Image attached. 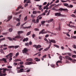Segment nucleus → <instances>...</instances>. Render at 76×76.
<instances>
[{
  "label": "nucleus",
  "instance_id": "obj_1",
  "mask_svg": "<svg viewBox=\"0 0 76 76\" xmlns=\"http://www.w3.org/2000/svg\"><path fill=\"white\" fill-rule=\"evenodd\" d=\"M58 11H60L61 12H62V11H64V12H67L68 11V10L67 9H64L61 8H60L59 9L57 10Z\"/></svg>",
  "mask_w": 76,
  "mask_h": 76
},
{
  "label": "nucleus",
  "instance_id": "obj_2",
  "mask_svg": "<svg viewBox=\"0 0 76 76\" xmlns=\"http://www.w3.org/2000/svg\"><path fill=\"white\" fill-rule=\"evenodd\" d=\"M55 16H62L63 17L64 16V15L61 14L59 12H56L55 13Z\"/></svg>",
  "mask_w": 76,
  "mask_h": 76
},
{
  "label": "nucleus",
  "instance_id": "obj_3",
  "mask_svg": "<svg viewBox=\"0 0 76 76\" xmlns=\"http://www.w3.org/2000/svg\"><path fill=\"white\" fill-rule=\"evenodd\" d=\"M2 70H3L2 68H0V76H6V75H7V74L5 73L3 74V73H2V71H1Z\"/></svg>",
  "mask_w": 76,
  "mask_h": 76
},
{
  "label": "nucleus",
  "instance_id": "obj_4",
  "mask_svg": "<svg viewBox=\"0 0 76 76\" xmlns=\"http://www.w3.org/2000/svg\"><path fill=\"white\" fill-rule=\"evenodd\" d=\"M12 56H13V53H10L8 55L6 56V58H8L9 57L10 58H12Z\"/></svg>",
  "mask_w": 76,
  "mask_h": 76
},
{
  "label": "nucleus",
  "instance_id": "obj_5",
  "mask_svg": "<svg viewBox=\"0 0 76 76\" xmlns=\"http://www.w3.org/2000/svg\"><path fill=\"white\" fill-rule=\"evenodd\" d=\"M45 29H43L41 31H40L39 34L40 35V34H44L46 33H47V32L46 31H45Z\"/></svg>",
  "mask_w": 76,
  "mask_h": 76
},
{
  "label": "nucleus",
  "instance_id": "obj_6",
  "mask_svg": "<svg viewBox=\"0 0 76 76\" xmlns=\"http://www.w3.org/2000/svg\"><path fill=\"white\" fill-rule=\"evenodd\" d=\"M22 52L23 53H26V54H27V52H28V49H27V48H24V49L22 50Z\"/></svg>",
  "mask_w": 76,
  "mask_h": 76
},
{
  "label": "nucleus",
  "instance_id": "obj_7",
  "mask_svg": "<svg viewBox=\"0 0 76 76\" xmlns=\"http://www.w3.org/2000/svg\"><path fill=\"white\" fill-rule=\"evenodd\" d=\"M34 64V63H33V62H32V61L27 62H26L25 63V65H30V64Z\"/></svg>",
  "mask_w": 76,
  "mask_h": 76
},
{
  "label": "nucleus",
  "instance_id": "obj_8",
  "mask_svg": "<svg viewBox=\"0 0 76 76\" xmlns=\"http://www.w3.org/2000/svg\"><path fill=\"white\" fill-rule=\"evenodd\" d=\"M7 60V58H2V59H1L0 60V61H4L5 63H7V61L6 60Z\"/></svg>",
  "mask_w": 76,
  "mask_h": 76
},
{
  "label": "nucleus",
  "instance_id": "obj_9",
  "mask_svg": "<svg viewBox=\"0 0 76 76\" xmlns=\"http://www.w3.org/2000/svg\"><path fill=\"white\" fill-rule=\"evenodd\" d=\"M65 58H66V59H68V60H69L70 61H72V59L71 58V57H70L69 56H65Z\"/></svg>",
  "mask_w": 76,
  "mask_h": 76
},
{
  "label": "nucleus",
  "instance_id": "obj_10",
  "mask_svg": "<svg viewBox=\"0 0 76 76\" xmlns=\"http://www.w3.org/2000/svg\"><path fill=\"white\" fill-rule=\"evenodd\" d=\"M12 16H9L8 17V20H7V22H9L10 19H12Z\"/></svg>",
  "mask_w": 76,
  "mask_h": 76
},
{
  "label": "nucleus",
  "instance_id": "obj_11",
  "mask_svg": "<svg viewBox=\"0 0 76 76\" xmlns=\"http://www.w3.org/2000/svg\"><path fill=\"white\" fill-rule=\"evenodd\" d=\"M23 72V68L20 69V70L18 72V73H21Z\"/></svg>",
  "mask_w": 76,
  "mask_h": 76
},
{
  "label": "nucleus",
  "instance_id": "obj_12",
  "mask_svg": "<svg viewBox=\"0 0 76 76\" xmlns=\"http://www.w3.org/2000/svg\"><path fill=\"white\" fill-rule=\"evenodd\" d=\"M26 61H33V59L31 58H28L26 59Z\"/></svg>",
  "mask_w": 76,
  "mask_h": 76
},
{
  "label": "nucleus",
  "instance_id": "obj_13",
  "mask_svg": "<svg viewBox=\"0 0 76 76\" xmlns=\"http://www.w3.org/2000/svg\"><path fill=\"white\" fill-rule=\"evenodd\" d=\"M28 38L27 37L26 38H24L23 40V42H25V41L27 42V41H28Z\"/></svg>",
  "mask_w": 76,
  "mask_h": 76
},
{
  "label": "nucleus",
  "instance_id": "obj_14",
  "mask_svg": "<svg viewBox=\"0 0 76 76\" xmlns=\"http://www.w3.org/2000/svg\"><path fill=\"white\" fill-rule=\"evenodd\" d=\"M34 60H36V61H40V59H38L37 58H36L34 59Z\"/></svg>",
  "mask_w": 76,
  "mask_h": 76
},
{
  "label": "nucleus",
  "instance_id": "obj_15",
  "mask_svg": "<svg viewBox=\"0 0 76 76\" xmlns=\"http://www.w3.org/2000/svg\"><path fill=\"white\" fill-rule=\"evenodd\" d=\"M23 7H22V6H20L19 7L17 8V10H18L19 9H23Z\"/></svg>",
  "mask_w": 76,
  "mask_h": 76
},
{
  "label": "nucleus",
  "instance_id": "obj_16",
  "mask_svg": "<svg viewBox=\"0 0 76 76\" xmlns=\"http://www.w3.org/2000/svg\"><path fill=\"white\" fill-rule=\"evenodd\" d=\"M20 38H21V37L19 35H17L15 37V38H17L18 39H19Z\"/></svg>",
  "mask_w": 76,
  "mask_h": 76
},
{
  "label": "nucleus",
  "instance_id": "obj_17",
  "mask_svg": "<svg viewBox=\"0 0 76 76\" xmlns=\"http://www.w3.org/2000/svg\"><path fill=\"white\" fill-rule=\"evenodd\" d=\"M53 19H51L50 20H49L48 21V23H50V22H51L52 21H53Z\"/></svg>",
  "mask_w": 76,
  "mask_h": 76
},
{
  "label": "nucleus",
  "instance_id": "obj_18",
  "mask_svg": "<svg viewBox=\"0 0 76 76\" xmlns=\"http://www.w3.org/2000/svg\"><path fill=\"white\" fill-rule=\"evenodd\" d=\"M33 47H34V48H37V49H38L37 45H33Z\"/></svg>",
  "mask_w": 76,
  "mask_h": 76
},
{
  "label": "nucleus",
  "instance_id": "obj_19",
  "mask_svg": "<svg viewBox=\"0 0 76 76\" xmlns=\"http://www.w3.org/2000/svg\"><path fill=\"white\" fill-rule=\"evenodd\" d=\"M51 42H53V43H56V41L54 39H52L50 40Z\"/></svg>",
  "mask_w": 76,
  "mask_h": 76
},
{
  "label": "nucleus",
  "instance_id": "obj_20",
  "mask_svg": "<svg viewBox=\"0 0 76 76\" xmlns=\"http://www.w3.org/2000/svg\"><path fill=\"white\" fill-rule=\"evenodd\" d=\"M2 70H3V73H4L6 72V69H2Z\"/></svg>",
  "mask_w": 76,
  "mask_h": 76
},
{
  "label": "nucleus",
  "instance_id": "obj_21",
  "mask_svg": "<svg viewBox=\"0 0 76 76\" xmlns=\"http://www.w3.org/2000/svg\"><path fill=\"white\" fill-rule=\"evenodd\" d=\"M73 7V6L72 5L70 4L68 5V7H69V8H72Z\"/></svg>",
  "mask_w": 76,
  "mask_h": 76
},
{
  "label": "nucleus",
  "instance_id": "obj_22",
  "mask_svg": "<svg viewBox=\"0 0 76 76\" xmlns=\"http://www.w3.org/2000/svg\"><path fill=\"white\" fill-rule=\"evenodd\" d=\"M27 17L28 16H26L25 17L24 19V21H26L27 20V19H28Z\"/></svg>",
  "mask_w": 76,
  "mask_h": 76
},
{
  "label": "nucleus",
  "instance_id": "obj_23",
  "mask_svg": "<svg viewBox=\"0 0 76 76\" xmlns=\"http://www.w3.org/2000/svg\"><path fill=\"white\" fill-rule=\"evenodd\" d=\"M64 6H66V7H68V6H69V4L65 3L64 4Z\"/></svg>",
  "mask_w": 76,
  "mask_h": 76
},
{
  "label": "nucleus",
  "instance_id": "obj_24",
  "mask_svg": "<svg viewBox=\"0 0 76 76\" xmlns=\"http://www.w3.org/2000/svg\"><path fill=\"white\" fill-rule=\"evenodd\" d=\"M48 42L49 43H50L49 46V47H48V48H49L50 49V47H51V44H52V43H51V42Z\"/></svg>",
  "mask_w": 76,
  "mask_h": 76
},
{
  "label": "nucleus",
  "instance_id": "obj_25",
  "mask_svg": "<svg viewBox=\"0 0 76 76\" xmlns=\"http://www.w3.org/2000/svg\"><path fill=\"white\" fill-rule=\"evenodd\" d=\"M41 23H42L41 25H43L44 24V23H45V21H41Z\"/></svg>",
  "mask_w": 76,
  "mask_h": 76
},
{
  "label": "nucleus",
  "instance_id": "obj_26",
  "mask_svg": "<svg viewBox=\"0 0 76 76\" xmlns=\"http://www.w3.org/2000/svg\"><path fill=\"white\" fill-rule=\"evenodd\" d=\"M7 39L10 40V41H13V39L11 37H8L7 38Z\"/></svg>",
  "mask_w": 76,
  "mask_h": 76
},
{
  "label": "nucleus",
  "instance_id": "obj_27",
  "mask_svg": "<svg viewBox=\"0 0 76 76\" xmlns=\"http://www.w3.org/2000/svg\"><path fill=\"white\" fill-rule=\"evenodd\" d=\"M23 32L22 31H19L18 32V33L19 34H22L23 33Z\"/></svg>",
  "mask_w": 76,
  "mask_h": 76
},
{
  "label": "nucleus",
  "instance_id": "obj_28",
  "mask_svg": "<svg viewBox=\"0 0 76 76\" xmlns=\"http://www.w3.org/2000/svg\"><path fill=\"white\" fill-rule=\"evenodd\" d=\"M34 31H39V29L38 28H35L34 29Z\"/></svg>",
  "mask_w": 76,
  "mask_h": 76
},
{
  "label": "nucleus",
  "instance_id": "obj_29",
  "mask_svg": "<svg viewBox=\"0 0 76 76\" xmlns=\"http://www.w3.org/2000/svg\"><path fill=\"white\" fill-rule=\"evenodd\" d=\"M9 48H15V46H10L8 47Z\"/></svg>",
  "mask_w": 76,
  "mask_h": 76
},
{
  "label": "nucleus",
  "instance_id": "obj_30",
  "mask_svg": "<svg viewBox=\"0 0 76 76\" xmlns=\"http://www.w3.org/2000/svg\"><path fill=\"white\" fill-rule=\"evenodd\" d=\"M0 52L1 53H2L3 54H4V52H3V49H1L0 50Z\"/></svg>",
  "mask_w": 76,
  "mask_h": 76
},
{
  "label": "nucleus",
  "instance_id": "obj_31",
  "mask_svg": "<svg viewBox=\"0 0 76 76\" xmlns=\"http://www.w3.org/2000/svg\"><path fill=\"white\" fill-rule=\"evenodd\" d=\"M31 31L28 32L26 34V36H28V35H29L31 34Z\"/></svg>",
  "mask_w": 76,
  "mask_h": 76
},
{
  "label": "nucleus",
  "instance_id": "obj_32",
  "mask_svg": "<svg viewBox=\"0 0 76 76\" xmlns=\"http://www.w3.org/2000/svg\"><path fill=\"white\" fill-rule=\"evenodd\" d=\"M50 66L52 67H53V68H55V65L53 64L50 65Z\"/></svg>",
  "mask_w": 76,
  "mask_h": 76
},
{
  "label": "nucleus",
  "instance_id": "obj_33",
  "mask_svg": "<svg viewBox=\"0 0 76 76\" xmlns=\"http://www.w3.org/2000/svg\"><path fill=\"white\" fill-rule=\"evenodd\" d=\"M71 16L73 17V18H76V15L74 14H72L71 15Z\"/></svg>",
  "mask_w": 76,
  "mask_h": 76
},
{
  "label": "nucleus",
  "instance_id": "obj_34",
  "mask_svg": "<svg viewBox=\"0 0 76 76\" xmlns=\"http://www.w3.org/2000/svg\"><path fill=\"white\" fill-rule=\"evenodd\" d=\"M32 21L33 23H36V20H35V19H33L32 20Z\"/></svg>",
  "mask_w": 76,
  "mask_h": 76
},
{
  "label": "nucleus",
  "instance_id": "obj_35",
  "mask_svg": "<svg viewBox=\"0 0 76 76\" xmlns=\"http://www.w3.org/2000/svg\"><path fill=\"white\" fill-rule=\"evenodd\" d=\"M68 26H69V27H71V26H72V27H73L74 28L75 27V26H72V25H70V23H69Z\"/></svg>",
  "mask_w": 76,
  "mask_h": 76
},
{
  "label": "nucleus",
  "instance_id": "obj_36",
  "mask_svg": "<svg viewBox=\"0 0 76 76\" xmlns=\"http://www.w3.org/2000/svg\"><path fill=\"white\" fill-rule=\"evenodd\" d=\"M13 31V29L12 28H10L9 29V31L11 32H12Z\"/></svg>",
  "mask_w": 76,
  "mask_h": 76
},
{
  "label": "nucleus",
  "instance_id": "obj_37",
  "mask_svg": "<svg viewBox=\"0 0 76 76\" xmlns=\"http://www.w3.org/2000/svg\"><path fill=\"white\" fill-rule=\"evenodd\" d=\"M53 45L55 47H57V48H59V46L58 45Z\"/></svg>",
  "mask_w": 76,
  "mask_h": 76
},
{
  "label": "nucleus",
  "instance_id": "obj_38",
  "mask_svg": "<svg viewBox=\"0 0 76 76\" xmlns=\"http://www.w3.org/2000/svg\"><path fill=\"white\" fill-rule=\"evenodd\" d=\"M41 47V45H37V48H39Z\"/></svg>",
  "mask_w": 76,
  "mask_h": 76
},
{
  "label": "nucleus",
  "instance_id": "obj_39",
  "mask_svg": "<svg viewBox=\"0 0 76 76\" xmlns=\"http://www.w3.org/2000/svg\"><path fill=\"white\" fill-rule=\"evenodd\" d=\"M16 61H21V60L19 59H18L15 60Z\"/></svg>",
  "mask_w": 76,
  "mask_h": 76
},
{
  "label": "nucleus",
  "instance_id": "obj_40",
  "mask_svg": "<svg viewBox=\"0 0 76 76\" xmlns=\"http://www.w3.org/2000/svg\"><path fill=\"white\" fill-rule=\"evenodd\" d=\"M20 25V23H18L16 25V26H19Z\"/></svg>",
  "mask_w": 76,
  "mask_h": 76
},
{
  "label": "nucleus",
  "instance_id": "obj_41",
  "mask_svg": "<svg viewBox=\"0 0 76 76\" xmlns=\"http://www.w3.org/2000/svg\"><path fill=\"white\" fill-rule=\"evenodd\" d=\"M37 12L36 11H34L33 12V14H37Z\"/></svg>",
  "mask_w": 76,
  "mask_h": 76
},
{
  "label": "nucleus",
  "instance_id": "obj_42",
  "mask_svg": "<svg viewBox=\"0 0 76 76\" xmlns=\"http://www.w3.org/2000/svg\"><path fill=\"white\" fill-rule=\"evenodd\" d=\"M19 45H16L15 46V49H16V48H19Z\"/></svg>",
  "mask_w": 76,
  "mask_h": 76
},
{
  "label": "nucleus",
  "instance_id": "obj_43",
  "mask_svg": "<svg viewBox=\"0 0 76 76\" xmlns=\"http://www.w3.org/2000/svg\"><path fill=\"white\" fill-rule=\"evenodd\" d=\"M25 45L26 46H29V43H26L25 44Z\"/></svg>",
  "mask_w": 76,
  "mask_h": 76
},
{
  "label": "nucleus",
  "instance_id": "obj_44",
  "mask_svg": "<svg viewBox=\"0 0 76 76\" xmlns=\"http://www.w3.org/2000/svg\"><path fill=\"white\" fill-rule=\"evenodd\" d=\"M20 13V12H16L15 13V15H18V14H19V13Z\"/></svg>",
  "mask_w": 76,
  "mask_h": 76
},
{
  "label": "nucleus",
  "instance_id": "obj_45",
  "mask_svg": "<svg viewBox=\"0 0 76 76\" xmlns=\"http://www.w3.org/2000/svg\"><path fill=\"white\" fill-rule=\"evenodd\" d=\"M72 47H73V48H75V49H76V46L75 45H72Z\"/></svg>",
  "mask_w": 76,
  "mask_h": 76
},
{
  "label": "nucleus",
  "instance_id": "obj_46",
  "mask_svg": "<svg viewBox=\"0 0 76 76\" xmlns=\"http://www.w3.org/2000/svg\"><path fill=\"white\" fill-rule=\"evenodd\" d=\"M59 58L61 61H62V60H63V59L62 58V57H61V56L59 57Z\"/></svg>",
  "mask_w": 76,
  "mask_h": 76
},
{
  "label": "nucleus",
  "instance_id": "obj_47",
  "mask_svg": "<svg viewBox=\"0 0 76 76\" xmlns=\"http://www.w3.org/2000/svg\"><path fill=\"white\" fill-rule=\"evenodd\" d=\"M72 57L73 58H76V55H73L72 56Z\"/></svg>",
  "mask_w": 76,
  "mask_h": 76
},
{
  "label": "nucleus",
  "instance_id": "obj_48",
  "mask_svg": "<svg viewBox=\"0 0 76 76\" xmlns=\"http://www.w3.org/2000/svg\"><path fill=\"white\" fill-rule=\"evenodd\" d=\"M37 6H38L39 8H41L42 7V5H37Z\"/></svg>",
  "mask_w": 76,
  "mask_h": 76
},
{
  "label": "nucleus",
  "instance_id": "obj_49",
  "mask_svg": "<svg viewBox=\"0 0 76 76\" xmlns=\"http://www.w3.org/2000/svg\"><path fill=\"white\" fill-rule=\"evenodd\" d=\"M57 63H62V61H58Z\"/></svg>",
  "mask_w": 76,
  "mask_h": 76
},
{
  "label": "nucleus",
  "instance_id": "obj_50",
  "mask_svg": "<svg viewBox=\"0 0 76 76\" xmlns=\"http://www.w3.org/2000/svg\"><path fill=\"white\" fill-rule=\"evenodd\" d=\"M44 39L45 41H46V42H48V40L47 39V38H44Z\"/></svg>",
  "mask_w": 76,
  "mask_h": 76
},
{
  "label": "nucleus",
  "instance_id": "obj_51",
  "mask_svg": "<svg viewBox=\"0 0 76 76\" xmlns=\"http://www.w3.org/2000/svg\"><path fill=\"white\" fill-rule=\"evenodd\" d=\"M20 64L22 65V64H23V61H21L20 62Z\"/></svg>",
  "mask_w": 76,
  "mask_h": 76
},
{
  "label": "nucleus",
  "instance_id": "obj_52",
  "mask_svg": "<svg viewBox=\"0 0 76 76\" xmlns=\"http://www.w3.org/2000/svg\"><path fill=\"white\" fill-rule=\"evenodd\" d=\"M42 50H43V48H40V49H39V51H41Z\"/></svg>",
  "mask_w": 76,
  "mask_h": 76
},
{
  "label": "nucleus",
  "instance_id": "obj_53",
  "mask_svg": "<svg viewBox=\"0 0 76 76\" xmlns=\"http://www.w3.org/2000/svg\"><path fill=\"white\" fill-rule=\"evenodd\" d=\"M1 41H3V40H5V38H4L0 39Z\"/></svg>",
  "mask_w": 76,
  "mask_h": 76
},
{
  "label": "nucleus",
  "instance_id": "obj_54",
  "mask_svg": "<svg viewBox=\"0 0 76 76\" xmlns=\"http://www.w3.org/2000/svg\"><path fill=\"white\" fill-rule=\"evenodd\" d=\"M19 54V52H18L16 54H15V56H16V57H17V56H18Z\"/></svg>",
  "mask_w": 76,
  "mask_h": 76
},
{
  "label": "nucleus",
  "instance_id": "obj_55",
  "mask_svg": "<svg viewBox=\"0 0 76 76\" xmlns=\"http://www.w3.org/2000/svg\"><path fill=\"white\" fill-rule=\"evenodd\" d=\"M13 64L14 65V66H16V65H18V64L17 63H16L15 62L14 63H13Z\"/></svg>",
  "mask_w": 76,
  "mask_h": 76
},
{
  "label": "nucleus",
  "instance_id": "obj_56",
  "mask_svg": "<svg viewBox=\"0 0 76 76\" xmlns=\"http://www.w3.org/2000/svg\"><path fill=\"white\" fill-rule=\"evenodd\" d=\"M61 2L63 3H64L65 2H67V1H64V0H61Z\"/></svg>",
  "mask_w": 76,
  "mask_h": 76
},
{
  "label": "nucleus",
  "instance_id": "obj_57",
  "mask_svg": "<svg viewBox=\"0 0 76 76\" xmlns=\"http://www.w3.org/2000/svg\"><path fill=\"white\" fill-rule=\"evenodd\" d=\"M48 49H50L49 48H46L45 49V51H47V50H48Z\"/></svg>",
  "mask_w": 76,
  "mask_h": 76
},
{
  "label": "nucleus",
  "instance_id": "obj_58",
  "mask_svg": "<svg viewBox=\"0 0 76 76\" xmlns=\"http://www.w3.org/2000/svg\"><path fill=\"white\" fill-rule=\"evenodd\" d=\"M49 37V35H48V34H46L45 36V38H47V37Z\"/></svg>",
  "mask_w": 76,
  "mask_h": 76
},
{
  "label": "nucleus",
  "instance_id": "obj_59",
  "mask_svg": "<svg viewBox=\"0 0 76 76\" xmlns=\"http://www.w3.org/2000/svg\"><path fill=\"white\" fill-rule=\"evenodd\" d=\"M31 18H32L33 19H34V16L32 14L31 15Z\"/></svg>",
  "mask_w": 76,
  "mask_h": 76
},
{
  "label": "nucleus",
  "instance_id": "obj_60",
  "mask_svg": "<svg viewBox=\"0 0 76 76\" xmlns=\"http://www.w3.org/2000/svg\"><path fill=\"white\" fill-rule=\"evenodd\" d=\"M42 57L43 58H45V57H47V55H45L43 56Z\"/></svg>",
  "mask_w": 76,
  "mask_h": 76
},
{
  "label": "nucleus",
  "instance_id": "obj_61",
  "mask_svg": "<svg viewBox=\"0 0 76 76\" xmlns=\"http://www.w3.org/2000/svg\"><path fill=\"white\" fill-rule=\"evenodd\" d=\"M6 34H7V33H2V35H5Z\"/></svg>",
  "mask_w": 76,
  "mask_h": 76
},
{
  "label": "nucleus",
  "instance_id": "obj_62",
  "mask_svg": "<svg viewBox=\"0 0 76 76\" xmlns=\"http://www.w3.org/2000/svg\"><path fill=\"white\" fill-rule=\"evenodd\" d=\"M58 29L59 31H60V30H61V27L60 26H59Z\"/></svg>",
  "mask_w": 76,
  "mask_h": 76
},
{
  "label": "nucleus",
  "instance_id": "obj_63",
  "mask_svg": "<svg viewBox=\"0 0 76 76\" xmlns=\"http://www.w3.org/2000/svg\"><path fill=\"white\" fill-rule=\"evenodd\" d=\"M32 42L30 41L29 42V45H32Z\"/></svg>",
  "mask_w": 76,
  "mask_h": 76
},
{
  "label": "nucleus",
  "instance_id": "obj_64",
  "mask_svg": "<svg viewBox=\"0 0 76 76\" xmlns=\"http://www.w3.org/2000/svg\"><path fill=\"white\" fill-rule=\"evenodd\" d=\"M76 13V9H75L74 10V13Z\"/></svg>",
  "mask_w": 76,
  "mask_h": 76
}]
</instances>
